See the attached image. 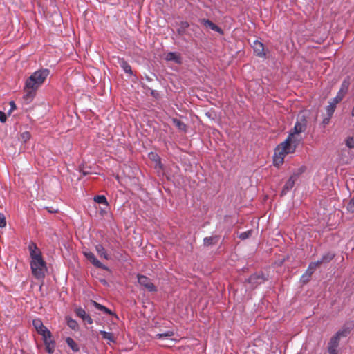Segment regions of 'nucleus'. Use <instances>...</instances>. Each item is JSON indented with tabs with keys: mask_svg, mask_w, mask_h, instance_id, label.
<instances>
[{
	"mask_svg": "<svg viewBox=\"0 0 354 354\" xmlns=\"http://www.w3.org/2000/svg\"><path fill=\"white\" fill-rule=\"evenodd\" d=\"M50 71L47 68L37 70L32 73L25 82L24 89L26 93L24 95L26 100H32L35 95L36 91L44 82L49 75Z\"/></svg>",
	"mask_w": 354,
	"mask_h": 354,
	"instance_id": "1",
	"label": "nucleus"
},
{
	"mask_svg": "<svg viewBox=\"0 0 354 354\" xmlns=\"http://www.w3.org/2000/svg\"><path fill=\"white\" fill-rule=\"evenodd\" d=\"M297 147L290 142V137L287 138L283 142L279 144L274 149L273 156V164L279 167L283 162L286 155L293 153Z\"/></svg>",
	"mask_w": 354,
	"mask_h": 354,
	"instance_id": "2",
	"label": "nucleus"
},
{
	"mask_svg": "<svg viewBox=\"0 0 354 354\" xmlns=\"http://www.w3.org/2000/svg\"><path fill=\"white\" fill-rule=\"evenodd\" d=\"M30 266L32 274L37 279H44L48 269L43 257L35 260H30Z\"/></svg>",
	"mask_w": 354,
	"mask_h": 354,
	"instance_id": "3",
	"label": "nucleus"
},
{
	"mask_svg": "<svg viewBox=\"0 0 354 354\" xmlns=\"http://www.w3.org/2000/svg\"><path fill=\"white\" fill-rule=\"evenodd\" d=\"M307 128V119L304 114H299L297 121L295 124L294 128L291 130L295 131V133H301L304 132Z\"/></svg>",
	"mask_w": 354,
	"mask_h": 354,
	"instance_id": "4",
	"label": "nucleus"
},
{
	"mask_svg": "<svg viewBox=\"0 0 354 354\" xmlns=\"http://www.w3.org/2000/svg\"><path fill=\"white\" fill-rule=\"evenodd\" d=\"M353 328L354 322L353 321L347 322L333 336L340 340L342 337H346Z\"/></svg>",
	"mask_w": 354,
	"mask_h": 354,
	"instance_id": "5",
	"label": "nucleus"
},
{
	"mask_svg": "<svg viewBox=\"0 0 354 354\" xmlns=\"http://www.w3.org/2000/svg\"><path fill=\"white\" fill-rule=\"evenodd\" d=\"M138 281L140 286L145 288L149 292H156V287L152 283L151 279L145 275L138 274Z\"/></svg>",
	"mask_w": 354,
	"mask_h": 354,
	"instance_id": "6",
	"label": "nucleus"
},
{
	"mask_svg": "<svg viewBox=\"0 0 354 354\" xmlns=\"http://www.w3.org/2000/svg\"><path fill=\"white\" fill-rule=\"evenodd\" d=\"M32 325L37 332L41 335L42 337H46V335H47V337L50 336V331L43 324L40 319H33Z\"/></svg>",
	"mask_w": 354,
	"mask_h": 354,
	"instance_id": "7",
	"label": "nucleus"
},
{
	"mask_svg": "<svg viewBox=\"0 0 354 354\" xmlns=\"http://www.w3.org/2000/svg\"><path fill=\"white\" fill-rule=\"evenodd\" d=\"M84 257L96 268H102L104 270H108L109 268L106 266L101 263L95 256V254L90 251L84 252Z\"/></svg>",
	"mask_w": 354,
	"mask_h": 354,
	"instance_id": "8",
	"label": "nucleus"
},
{
	"mask_svg": "<svg viewBox=\"0 0 354 354\" xmlns=\"http://www.w3.org/2000/svg\"><path fill=\"white\" fill-rule=\"evenodd\" d=\"M28 249L29 251L30 260H35L42 257V253L41 250L33 241L29 242Z\"/></svg>",
	"mask_w": 354,
	"mask_h": 354,
	"instance_id": "9",
	"label": "nucleus"
},
{
	"mask_svg": "<svg viewBox=\"0 0 354 354\" xmlns=\"http://www.w3.org/2000/svg\"><path fill=\"white\" fill-rule=\"evenodd\" d=\"M252 47L254 50V53L256 56L261 58L266 57V53L264 52V45L261 41L255 40L253 42Z\"/></svg>",
	"mask_w": 354,
	"mask_h": 354,
	"instance_id": "10",
	"label": "nucleus"
},
{
	"mask_svg": "<svg viewBox=\"0 0 354 354\" xmlns=\"http://www.w3.org/2000/svg\"><path fill=\"white\" fill-rule=\"evenodd\" d=\"M296 180L295 176H290L283 187L281 196L286 195L293 188Z\"/></svg>",
	"mask_w": 354,
	"mask_h": 354,
	"instance_id": "11",
	"label": "nucleus"
},
{
	"mask_svg": "<svg viewBox=\"0 0 354 354\" xmlns=\"http://www.w3.org/2000/svg\"><path fill=\"white\" fill-rule=\"evenodd\" d=\"M44 343L46 346V350L49 354H53L54 353L55 348V342L51 339V335L50 337H43Z\"/></svg>",
	"mask_w": 354,
	"mask_h": 354,
	"instance_id": "12",
	"label": "nucleus"
},
{
	"mask_svg": "<svg viewBox=\"0 0 354 354\" xmlns=\"http://www.w3.org/2000/svg\"><path fill=\"white\" fill-rule=\"evenodd\" d=\"M76 315L82 318V319L86 322L88 324H93V319L86 313L82 308H78L75 310Z\"/></svg>",
	"mask_w": 354,
	"mask_h": 354,
	"instance_id": "13",
	"label": "nucleus"
},
{
	"mask_svg": "<svg viewBox=\"0 0 354 354\" xmlns=\"http://www.w3.org/2000/svg\"><path fill=\"white\" fill-rule=\"evenodd\" d=\"M118 63L125 73H127L130 75H133V71L131 66L124 58L118 57Z\"/></svg>",
	"mask_w": 354,
	"mask_h": 354,
	"instance_id": "14",
	"label": "nucleus"
},
{
	"mask_svg": "<svg viewBox=\"0 0 354 354\" xmlns=\"http://www.w3.org/2000/svg\"><path fill=\"white\" fill-rule=\"evenodd\" d=\"M167 61H174L176 64H181L182 57L180 54L176 52H169L165 55Z\"/></svg>",
	"mask_w": 354,
	"mask_h": 354,
	"instance_id": "15",
	"label": "nucleus"
},
{
	"mask_svg": "<svg viewBox=\"0 0 354 354\" xmlns=\"http://www.w3.org/2000/svg\"><path fill=\"white\" fill-rule=\"evenodd\" d=\"M335 255V253L332 252H326L322 256L320 259L317 261V262L319 264V266L321 265L322 263H329L331 260L333 259Z\"/></svg>",
	"mask_w": 354,
	"mask_h": 354,
	"instance_id": "16",
	"label": "nucleus"
},
{
	"mask_svg": "<svg viewBox=\"0 0 354 354\" xmlns=\"http://www.w3.org/2000/svg\"><path fill=\"white\" fill-rule=\"evenodd\" d=\"M290 137V142L293 143V145H295L296 147H297L301 140L300 133H295V131H290L287 138Z\"/></svg>",
	"mask_w": 354,
	"mask_h": 354,
	"instance_id": "17",
	"label": "nucleus"
},
{
	"mask_svg": "<svg viewBox=\"0 0 354 354\" xmlns=\"http://www.w3.org/2000/svg\"><path fill=\"white\" fill-rule=\"evenodd\" d=\"M339 344V340L337 337L333 336L328 344V351H337Z\"/></svg>",
	"mask_w": 354,
	"mask_h": 354,
	"instance_id": "18",
	"label": "nucleus"
},
{
	"mask_svg": "<svg viewBox=\"0 0 354 354\" xmlns=\"http://www.w3.org/2000/svg\"><path fill=\"white\" fill-rule=\"evenodd\" d=\"M219 236H207L205 237L203 239V244L205 246H209L212 245L216 244L218 241Z\"/></svg>",
	"mask_w": 354,
	"mask_h": 354,
	"instance_id": "19",
	"label": "nucleus"
},
{
	"mask_svg": "<svg viewBox=\"0 0 354 354\" xmlns=\"http://www.w3.org/2000/svg\"><path fill=\"white\" fill-rule=\"evenodd\" d=\"M95 250L100 257H102L106 260H108L109 259V257L105 248H104V246L102 245H101V244L96 245Z\"/></svg>",
	"mask_w": 354,
	"mask_h": 354,
	"instance_id": "20",
	"label": "nucleus"
},
{
	"mask_svg": "<svg viewBox=\"0 0 354 354\" xmlns=\"http://www.w3.org/2000/svg\"><path fill=\"white\" fill-rule=\"evenodd\" d=\"M201 23L204 26L209 28L212 30L217 31V32H220L221 30V29L219 27H218L215 24H214L212 21H211L209 19H203L201 20Z\"/></svg>",
	"mask_w": 354,
	"mask_h": 354,
	"instance_id": "21",
	"label": "nucleus"
},
{
	"mask_svg": "<svg viewBox=\"0 0 354 354\" xmlns=\"http://www.w3.org/2000/svg\"><path fill=\"white\" fill-rule=\"evenodd\" d=\"M66 343L71 348L73 352H78L80 351V346L71 337L66 338Z\"/></svg>",
	"mask_w": 354,
	"mask_h": 354,
	"instance_id": "22",
	"label": "nucleus"
},
{
	"mask_svg": "<svg viewBox=\"0 0 354 354\" xmlns=\"http://www.w3.org/2000/svg\"><path fill=\"white\" fill-rule=\"evenodd\" d=\"M189 27V24L187 21H183L180 23L179 28L177 29V32L179 35H184L187 29Z\"/></svg>",
	"mask_w": 354,
	"mask_h": 354,
	"instance_id": "23",
	"label": "nucleus"
},
{
	"mask_svg": "<svg viewBox=\"0 0 354 354\" xmlns=\"http://www.w3.org/2000/svg\"><path fill=\"white\" fill-rule=\"evenodd\" d=\"M172 122L180 131H182L184 132L186 131L187 126L183 121L180 120L178 118H173Z\"/></svg>",
	"mask_w": 354,
	"mask_h": 354,
	"instance_id": "24",
	"label": "nucleus"
},
{
	"mask_svg": "<svg viewBox=\"0 0 354 354\" xmlns=\"http://www.w3.org/2000/svg\"><path fill=\"white\" fill-rule=\"evenodd\" d=\"M66 319L67 325L70 328H71L74 330H78L79 325L75 319H72L70 317H66Z\"/></svg>",
	"mask_w": 354,
	"mask_h": 354,
	"instance_id": "25",
	"label": "nucleus"
},
{
	"mask_svg": "<svg viewBox=\"0 0 354 354\" xmlns=\"http://www.w3.org/2000/svg\"><path fill=\"white\" fill-rule=\"evenodd\" d=\"M174 335V332L173 330H167L162 333H158L156 335V338L158 339H163L171 337Z\"/></svg>",
	"mask_w": 354,
	"mask_h": 354,
	"instance_id": "26",
	"label": "nucleus"
},
{
	"mask_svg": "<svg viewBox=\"0 0 354 354\" xmlns=\"http://www.w3.org/2000/svg\"><path fill=\"white\" fill-rule=\"evenodd\" d=\"M350 77L347 76L342 82L340 91L345 92L346 93L348 91V88L350 86Z\"/></svg>",
	"mask_w": 354,
	"mask_h": 354,
	"instance_id": "27",
	"label": "nucleus"
},
{
	"mask_svg": "<svg viewBox=\"0 0 354 354\" xmlns=\"http://www.w3.org/2000/svg\"><path fill=\"white\" fill-rule=\"evenodd\" d=\"M100 333L101 334L103 339H107L111 342H115V339L111 333L106 332L105 330H100Z\"/></svg>",
	"mask_w": 354,
	"mask_h": 354,
	"instance_id": "28",
	"label": "nucleus"
},
{
	"mask_svg": "<svg viewBox=\"0 0 354 354\" xmlns=\"http://www.w3.org/2000/svg\"><path fill=\"white\" fill-rule=\"evenodd\" d=\"M94 201L100 203V204H104L106 207L109 206V203L107 201L106 198L104 195H97L94 197Z\"/></svg>",
	"mask_w": 354,
	"mask_h": 354,
	"instance_id": "29",
	"label": "nucleus"
},
{
	"mask_svg": "<svg viewBox=\"0 0 354 354\" xmlns=\"http://www.w3.org/2000/svg\"><path fill=\"white\" fill-rule=\"evenodd\" d=\"M93 304L94 306H95V308L101 311H102L103 313L107 314V315H112L113 314V312L109 309L108 308H106V306L102 305V304H100L98 303H97L96 301H93Z\"/></svg>",
	"mask_w": 354,
	"mask_h": 354,
	"instance_id": "30",
	"label": "nucleus"
},
{
	"mask_svg": "<svg viewBox=\"0 0 354 354\" xmlns=\"http://www.w3.org/2000/svg\"><path fill=\"white\" fill-rule=\"evenodd\" d=\"M336 109V106L334 104L329 102V104L326 107V115L329 117H332Z\"/></svg>",
	"mask_w": 354,
	"mask_h": 354,
	"instance_id": "31",
	"label": "nucleus"
},
{
	"mask_svg": "<svg viewBox=\"0 0 354 354\" xmlns=\"http://www.w3.org/2000/svg\"><path fill=\"white\" fill-rule=\"evenodd\" d=\"M318 266L319 264L317 261L310 262L306 272H308L311 276Z\"/></svg>",
	"mask_w": 354,
	"mask_h": 354,
	"instance_id": "32",
	"label": "nucleus"
},
{
	"mask_svg": "<svg viewBox=\"0 0 354 354\" xmlns=\"http://www.w3.org/2000/svg\"><path fill=\"white\" fill-rule=\"evenodd\" d=\"M306 170V167L304 166H301L296 171H293V174L291 175L292 176H295V179L297 180L299 176L302 174Z\"/></svg>",
	"mask_w": 354,
	"mask_h": 354,
	"instance_id": "33",
	"label": "nucleus"
},
{
	"mask_svg": "<svg viewBox=\"0 0 354 354\" xmlns=\"http://www.w3.org/2000/svg\"><path fill=\"white\" fill-rule=\"evenodd\" d=\"M346 147L349 149H354V138L352 136L348 137L345 140Z\"/></svg>",
	"mask_w": 354,
	"mask_h": 354,
	"instance_id": "34",
	"label": "nucleus"
},
{
	"mask_svg": "<svg viewBox=\"0 0 354 354\" xmlns=\"http://www.w3.org/2000/svg\"><path fill=\"white\" fill-rule=\"evenodd\" d=\"M251 234H252L251 231L248 230V231L240 233L239 235V238L241 240H245L251 236Z\"/></svg>",
	"mask_w": 354,
	"mask_h": 354,
	"instance_id": "35",
	"label": "nucleus"
},
{
	"mask_svg": "<svg viewBox=\"0 0 354 354\" xmlns=\"http://www.w3.org/2000/svg\"><path fill=\"white\" fill-rule=\"evenodd\" d=\"M347 210L350 212H354V196L350 200L347 204Z\"/></svg>",
	"mask_w": 354,
	"mask_h": 354,
	"instance_id": "36",
	"label": "nucleus"
},
{
	"mask_svg": "<svg viewBox=\"0 0 354 354\" xmlns=\"http://www.w3.org/2000/svg\"><path fill=\"white\" fill-rule=\"evenodd\" d=\"M30 138V133L28 131H24L21 133V139L24 142L28 141Z\"/></svg>",
	"mask_w": 354,
	"mask_h": 354,
	"instance_id": "37",
	"label": "nucleus"
},
{
	"mask_svg": "<svg viewBox=\"0 0 354 354\" xmlns=\"http://www.w3.org/2000/svg\"><path fill=\"white\" fill-rule=\"evenodd\" d=\"M6 225V218L3 214L0 212V227H4Z\"/></svg>",
	"mask_w": 354,
	"mask_h": 354,
	"instance_id": "38",
	"label": "nucleus"
},
{
	"mask_svg": "<svg viewBox=\"0 0 354 354\" xmlns=\"http://www.w3.org/2000/svg\"><path fill=\"white\" fill-rule=\"evenodd\" d=\"M310 277H311V276L309 274V273H308V272H305L302 274V276H301V280L303 282H306V281H308L310 279Z\"/></svg>",
	"mask_w": 354,
	"mask_h": 354,
	"instance_id": "39",
	"label": "nucleus"
},
{
	"mask_svg": "<svg viewBox=\"0 0 354 354\" xmlns=\"http://www.w3.org/2000/svg\"><path fill=\"white\" fill-rule=\"evenodd\" d=\"M341 101V97H339V96H335L333 97L330 103L334 104V105L337 106V104Z\"/></svg>",
	"mask_w": 354,
	"mask_h": 354,
	"instance_id": "40",
	"label": "nucleus"
},
{
	"mask_svg": "<svg viewBox=\"0 0 354 354\" xmlns=\"http://www.w3.org/2000/svg\"><path fill=\"white\" fill-rule=\"evenodd\" d=\"M6 119V113L3 111H0V122H5Z\"/></svg>",
	"mask_w": 354,
	"mask_h": 354,
	"instance_id": "41",
	"label": "nucleus"
},
{
	"mask_svg": "<svg viewBox=\"0 0 354 354\" xmlns=\"http://www.w3.org/2000/svg\"><path fill=\"white\" fill-rule=\"evenodd\" d=\"M254 279H261L262 280L263 279L261 278L259 276H257V275H252L250 276V277L248 279V281L250 283H252Z\"/></svg>",
	"mask_w": 354,
	"mask_h": 354,
	"instance_id": "42",
	"label": "nucleus"
},
{
	"mask_svg": "<svg viewBox=\"0 0 354 354\" xmlns=\"http://www.w3.org/2000/svg\"><path fill=\"white\" fill-rule=\"evenodd\" d=\"M346 93L344 92V91H339L337 93V95L336 96H339V97H341V100L344 98V95H345Z\"/></svg>",
	"mask_w": 354,
	"mask_h": 354,
	"instance_id": "43",
	"label": "nucleus"
},
{
	"mask_svg": "<svg viewBox=\"0 0 354 354\" xmlns=\"http://www.w3.org/2000/svg\"><path fill=\"white\" fill-rule=\"evenodd\" d=\"M330 118H331V117H329V116H328V115H327V117H326V118H324L323 119L322 123H323L324 125L328 124L329 123V122H330Z\"/></svg>",
	"mask_w": 354,
	"mask_h": 354,
	"instance_id": "44",
	"label": "nucleus"
},
{
	"mask_svg": "<svg viewBox=\"0 0 354 354\" xmlns=\"http://www.w3.org/2000/svg\"><path fill=\"white\" fill-rule=\"evenodd\" d=\"M80 171L82 173V174H83L84 176H86L87 174H88L90 173V171H89L84 170V169H81V171Z\"/></svg>",
	"mask_w": 354,
	"mask_h": 354,
	"instance_id": "45",
	"label": "nucleus"
},
{
	"mask_svg": "<svg viewBox=\"0 0 354 354\" xmlns=\"http://www.w3.org/2000/svg\"><path fill=\"white\" fill-rule=\"evenodd\" d=\"M156 157H157V162H158V165L160 167H162V164H161V162H160V158L157 156L156 155Z\"/></svg>",
	"mask_w": 354,
	"mask_h": 354,
	"instance_id": "46",
	"label": "nucleus"
},
{
	"mask_svg": "<svg viewBox=\"0 0 354 354\" xmlns=\"http://www.w3.org/2000/svg\"><path fill=\"white\" fill-rule=\"evenodd\" d=\"M10 106L12 109H15L16 107L15 104L13 101L10 102Z\"/></svg>",
	"mask_w": 354,
	"mask_h": 354,
	"instance_id": "47",
	"label": "nucleus"
},
{
	"mask_svg": "<svg viewBox=\"0 0 354 354\" xmlns=\"http://www.w3.org/2000/svg\"><path fill=\"white\" fill-rule=\"evenodd\" d=\"M329 354H337V351H328Z\"/></svg>",
	"mask_w": 354,
	"mask_h": 354,
	"instance_id": "48",
	"label": "nucleus"
},
{
	"mask_svg": "<svg viewBox=\"0 0 354 354\" xmlns=\"http://www.w3.org/2000/svg\"><path fill=\"white\" fill-rule=\"evenodd\" d=\"M107 212V207H106V209H101L100 211V214H103L104 213H106Z\"/></svg>",
	"mask_w": 354,
	"mask_h": 354,
	"instance_id": "49",
	"label": "nucleus"
},
{
	"mask_svg": "<svg viewBox=\"0 0 354 354\" xmlns=\"http://www.w3.org/2000/svg\"><path fill=\"white\" fill-rule=\"evenodd\" d=\"M351 115L354 116V105H353V107L352 111H351Z\"/></svg>",
	"mask_w": 354,
	"mask_h": 354,
	"instance_id": "50",
	"label": "nucleus"
},
{
	"mask_svg": "<svg viewBox=\"0 0 354 354\" xmlns=\"http://www.w3.org/2000/svg\"><path fill=\"white\" fill-rule=\"evenodd\" d=\"M155 93H156V91H153H153H151V94L152 95H155Z\"/></svg>",
	"mask_w": 354,
	"mask_h": 354,
	"instance_id": "51",
	"label": "nucleus"
}]
</instances>
